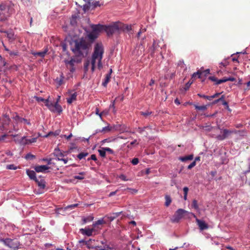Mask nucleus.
Returning <instances> with one entry per match:
<instances>
[{
	"label": "nucleus",
	"instance_id": "a19ab883",
	"mask_svg": "<svg viewBox=\"0 0 250 250\" xmlns=\"http://www.w3.org/2000/svg\"><path fill=\"white\" fill-rule=\"evenodd\" d=\"M111 130V128L109 127V126H105L103 127L102 130H100L99 131H97V132H107Z\"/></svg>",
	"mask_w": 250,
	"mask_h": 250
},
{
	"label": "nucleus",
	"instance_id": "5fc2aeb1",
	"mask_svg": "<svg viewBox=\"0 0 250 250\" xmlns=\"http://www.w3.org/2000/svg\"><path fill=\"white\" fill-rule=\"evenodd\" d=\"M104 150L110 154H114V151L109 147H104Z\"/></svg>",
	"mask_w": 250,
	"mask_h": 250
},
{
	"label": "nucleus",
	"instance_id": "c03bdc74",
	"mask_svg": "<svg viewBox=\"0 0 250 250\" xmlns=\"http://www.w3.org/2000/svg\"><path fill=\"white\" fill-rule=\"evenodd\" d=\"M6 168L8 169L16 170L17 168V167L15 165L11 164L7 165Z\"/></svg>",
	"mask_w": 250,
	"mask_h": 250
},
{
	"label": "nucleus",
	"instance_id": "72a5a7b5",
	"mask_svg": "<svg viewBox=\"0 0 250 250\" xmlns=\"http://www.w3.org/2000/svg\"><path fill=\"white\" fill-rule=\"evenodd\" d=\"M98 152L102 157L104 158L105 157L106 151L104 150V147H103L102 149H99Z\"/></svg>",
	"mask_w": 250,
	"mask_h": 250
},
{
	"label": "nucleus",
	"instance_id": "e2e57ef3",
	"mask_svg": "<svg viewBox=\"0 0 250 250\" xmlns=\"http://www.w3.org/2000/svg\"><path fill=\"white\" fill-rule=\"evenodd\" d=\"M135 144H136L137 145L139 144L138 143H137V140H134L133 142H131L130 144L129 145H128L127 147H130V146H132Z\"/></svg>",
	"mask_w": 250,
	"mask_h": 250
},
{
	"label": "nucleus",
	"instance_id": "0e129e2a",
	"mask_svg": "<svg viewBox=\"0 0 250 250\" xmlns=\"http://www.w3.org/2000/svg\"><path fill=\"white\" fill-rule=\"evenodd\" d=\"M8 135L7 134H4L3 135H1L0 136V141H3L4 140L5 138Z\"/></svg>",
	"mask_w": 250,
	"mask_h": 250
},
{
	"label": "nucleus",
	"instance_id": "ddd939ff",
	"mask_svg": "<svg viewBox=\"0 0 250 250\" xmlns=\"http://www.w3.org/2000/svg\"><path fill=\"white\" fill-rule=\"evenodd\" d=\"M49 168V167L46 165L36 166L34 167V169L37 172H45V171Z\"/></svg>",
	"mask_w": 250,
	"mask_h": 250
},
{
	"label": "nucleus",
	"instance_id": "ea45409f",
	"mask_svg": "<svg viewBox=\"0 0 250 250\" xmlns=\"http://www.w3.org/2000/svg\"><path fill=\"white\" fill-rule=\"evenodd\" d=\"M34 99H35L38 102H43L44 104L45 103L46 101H47V99H44L42 97H39L35 96L34 97Z\"/></svg>",
	"mask_w": 250,
	"mask_h": 250
},
{
	"label": "nucleus",
	"instance_id": "338daca9",
	"mask_svg": "<svg viewBox=\"0 0 250 250\" xmlns=\"http://www.w3.org/2000/svg\"><path fill=\"white\" fill-rule=\"evenodd\" d=\"M183 191L184 194H188V188L187 187H185L183 188Z\"/></svg>",
	"mask_w": 250,
	"mask_h": 250
},
{
	"label": "nucleus",
	"instance_id": "1a4fd4ad",
	"mask_svg": "<svg viewBox=\"0 0 250 250\" xmlns=\"http://www.w3.org/2000/svg\"><path fill=\"white\" fill-rule=\"evenodd\" d=\"M76 62V60L74 59H71L70 61L64 60V63L66 67L70 70L71 73L74 72L75 70L74 65Z\"/></svg>",
	"mask_w": 250,
	"mask_h": 250
},
{
	"label": "nucleus",
	"instance_id": "8fccbe9b",
	"mask_svg": "<svg viewBox=\"0 0 250 250\" xmlns=\"http://www.w3.org/2000/svg\"><path fill=\"white\" fill-rule=\"evenodd\" d=\"M192 82H188L185 85L184 89L185 91H187L188 90L191 84H192Z\"/></svg>",
	"mask_w": 250,
	"mask_h": 250
},
{
	"label": "nucleus",
	"instance_id": "cd10ccee",
	"mask_svg": "<svg viewBox=\"0 0 250 250\" xmlns=\"http://www.w3.org/2000/svg\"><path fill=\"white\" fill-rule=\"evenodd\" d=\"M18 144L23 146L27 145V141L26 137L24 136L20 139V142H18Z\"/></svg>",
	"mask_w": 250,
	"mask_h": 250
},
{
	"label": "nucleus",
	"instance_id": "3c124183",
	"mask_svg": "<svg viewBox=\"0 0 250 250\" xmlns=\"http://www.w3.org/2000/svg\"><path fill=\"white\" fill-rule=\"evenodd\" d=\"M131 163L133 165H136L139 163V159L137 158H133L131 161Z\"/></svg>",
	"mask_w": 250,
	"mask_h": 250
},
{
	"label": "nucleus",
	"instance_id": "69168bd1",
	"mask_svg": "<svg viewBox=\"0 0 250 250\" xmlns=\"http://www.w3.org/2000/svg\"><path fill=\"white\" fill-rule=\"evenodd\" d=\"M118 191V189L116 190V191H113V192H111L109 193V194L108 195V196L109 197H111L113 195H115L117 192Z\"/></svg>",
	"mask_w": 250,
	"mask_h": 250
},
{
	"label": "nucleus",
	"instance_id": "2f4dec72",
	"mask_svg": "<svg viewBox=\"0 0 250 250\" xmlns=\"http://www.w3.org/2000/svg\"><path fill=\"white\" fill-rule=\"evenodd\" d=\"M91 6V2L90 0H89L88 3L85 4L83 5V10L85 12L88 10Z\"/></svg>",
	"mask_w": 250,
	"mask_h": 250
},
{
	"label": "nucleus",
	"instance_id": "49530a36",
	"mask_svg": "<svg viewBox=\"0 0 250 250\" xmlns=\"http://www.w3.org/2000/svg\"><path fill=\"white\" fill-rule=\"evenodd\" d=\"M25 158L26 159H33L35 158V156L33 154L28 153L26 154Z\"/></svg>",
	"mask_w": 250,
	"mask_h": 250
},
{
	"label": "nucleus",
	"instance_id": "c756f323",
	"mask_svg": "<svg viewBox=\"0 0 250 250\" xmlns=\"http://www.w3.org/2000/svg\"><path fill=\"white\" fill-rule=\"evenodd\" d=\"M92 241H94V240L90 239L89 240L86 241V242H85V245L86 246L88 249H90L94 248V247L91 244Z\"/></svg>",
	"mask_w": 250,
	"mask_h": 250
},
{
	"label": "nucleus",
	"instance_id": "f3484780",
	"mask_svg": "<svg viewBox=\"0 0 250 250\" xmlns=\"http://www.w3.org/2000/svg\"><path fill=\"white\" fill-rule=\"evenodd\" d=\"M3 120L4 123H3L2 125H0V133L2 132L5 129L4 125L8 124L10 122V118L7 115H4L3 117Z\"/></svg>",
	"mask_w": 250,
	"mask_h": 250
},
{
	"label": "nucleus",
	"instance_id": "423d86ee",
	"mask_svg": "<svg viewBox=\"0 0 250 250\" xmlns=\"http://www.w3.org/2000/svg\"><path fill=\"white\" fill-rule=\"evenodd\" d=\"M208 79L210 81L215 82V84L217 85L228 81L234 82L236 81V79L232 77H230L229 78L224 77L222 79L218 80L217 78L214 76H210L208 78Z\"/></svg>",
	"mask_w": 250,
	"mask_h": 250
},
{
	"label": "nucleus",
	"instance_id": "13d9d810",
	"mask_svg": "<svg viewBox=\"0 0 250 250\" xmlns=\"http://www.w3.org/2000/svg\"><path fill=\"white\" fill-rule=\"evenodd\" d=\"M9 55L11 56H17L18 55V51H10L9 53Z\"/></svg>",
	"mask_w": 250,
	"mask_h": 250
},
{
	"label": "nucleus",
	"instance_id": "bb28decb",
	"mask_svg": "<svg viewBox=\"0 0 250 250\" xmlns=\"http://www.w3.org/2000/svg\"><path fill=\"white\" fill-rule=\"evenodd\" d=\"M47 51H41V52H33L32 54L35 56H39L41 57H43L46 54Z\"/></svg>",
	"mask_w": 250,
	"mask_h": 250
},
{
	"label": "nucleus",
	"instance_id": "a211bd4d",
	"mask_svg": "<svg viewBox=\"0 0 250 250\" xmlns=\"http://www.w3.org/2000/svg\"><path fill=\"white\" fill-rule=\"evenodd\" d=\"M54 154L59 161L61 159H62V158L64 156V154L59 149H55Z\"/></svg>",
	"mask_w": 250,
	"mask_h": 250
},
{
	"label": "nucleus",
	"instance_id": "f03ea898",
	"mask_svg": "<svg viewBox=\"0 0 250 250\" xmlns=\"http://www.w3.org/2000/svg\"><path fill=\"white\" fill-rule=\"evenodd\" d=\"M90 44L83 38L74 41V47L72 51L77 57H84L88 54Z\"/></svg>",
	"mask_w": 250,
	"mask_h": 250
},
{
	"label": "nucleus",
	"instance_id": "f704fd0d",
	"mask_svg": "<svg viewBox=\"0 0 250 250\" xmlns=\"http://www.w3.org/2000/svg\"><path fill=\"white\" fill-rule=\"evenodd\" d=\"M88 154V153L87 152H81L78 155L77 157L80 160H81L84 158L85 157L87 156Z\"/></svg>",
	"mask_w": 250,
	"mask_h": 250
},
{
	"label": "nucleus",
	"instance_id": "e433bc0d",
	"mask_svg": "<svg viewBox=\"0 0 250 250\" xmlns=\"http://www.w3.org/2000/svg\"><path fill=\"white\" fill-rule=\"evenodd\" d=\"M140 113L141 115L146 118L152 114V112L149 111H141Z\"/></svg>",
	"mask_w": 250,
	"mask_h": 250
},
{
	"label": "nucleus",
	"instance_id": "c85d7f7f",
	"mask_svg": "<svg viewBox=\"0 0 250 250\" xmlns=\"http://www.w3.org/2000/svg\"><path fill=\"white\" fill-rule=\"evenodd\" d=\"M36 183H37L38 186L40 187L41 188L44 189L45 187V182L44 180H42L41 181H39L37 179V181H35Z\"/></svg>",
	"mask_w": 250,
	"mask_h": 250
},
{
	"label": "nucleus",
	"instance_id": "dca6fc26",
	"mask_svg": "<svg viewBox=\"0 0 250 250\" xmlns=\"http://www.w3.org/2000/svg\"><path fill=\"white\" fill-rule=\"evenodd\" d=\"M26 173L31 179L37 181L36 173L34 171L27 169L26 170Z\"/></svg>",
	"mask_w": 250,
	"mask_h": 250
},
{
	"label": "nucleus",
	"instance_id": "9b49d317",
	"mask_svg": "<svg viewBox=\"0 0 250 250\" xmlns=\"http://www.w3.org/2000/svg\"><path fill=\"white\" fill-rule=\"evenodd\" d=\"M80 231L83 235H85L87 236H91L93 235V232L96 231V229L93 227L91 229L85 228L84 229H81Z\"/></svg>",
	"mask_w": 250,
	"mask_h": 250
},
{
	"label": "nucleus",
	"instance_id": "6ab92c4d",
	"mask_svg": "<svg viewBox=\"0 0 250 250\" xmlns=\"http://www.w3.org/2000/svg\"><path fill=\"white\" fill-rule=\"evenodd\" d=\"M54 110L52 111L53 112H58L60 114L62 112V106L58 104V101H56L54 103Z\"/></svg>",
	"mask_w": 250,
	"mask_h": 250
},
{
	"label": "nucleus",
	"instance_id": "473e14b6",
	"mask_svg": "<svg viewBox=\"0 0 250 250\" xmlns=\"http://www.w3.org/2000/svg\"><path fill=\"white\" fill-rule=\"evenodd\" d=\"M202 75V71L199 70L197 72H195L192 74V78L195 79L197 76H198L199 78H201Z\"/></svg>",
	"mask_w": 250,
	"mask_h": 250
},
{
	"label": "nucleus",
	"instance_id": "5701e85b",
	"mask_svg": "<svg viewBox=\"0 0 250 250\" xmlns=\"http://www.w3.org/2000/svg\"><path fill=\"white\" fill-rule=\"evenodd\" d=\"M110 78H111L110 73H108V74H106L105 76V78H104V81L102 83V85L104 87L106 86L107 83H109V82L110 80Z\"/></svg>",
	"mask_w": 250,
	"mask_h": 250
},
{
	"label": "nucleus",
	"instance_id": "a18cd8bd",
	"mask_svg": "<svg viewBox=\"0 0 250 250\" xmlns=\"http://www.w3.org/2000/svg\"><path fill=\"white\" fill-rule=\"evenodd\" d=\"M197 95L200 97V98H204V99H207L209 101H210V96H206L205 95H204V94H201L200 93H198L197 94Z\"/></svg>",
	"mask_w": 250,
	"mask_h": 250
},
{
	"label": "nucleus",
	"instance_id": "58836bf2",
	"mask_svg": "<svg viewBox=\"0 0 250 250\" xmlns=\"http://www.w3.org/2000/svg\"><path fill=\"white\" fill-rule=\"evenodd\" d=\"M192 207L194 208L196 210L199 209L198 202L196 200H193L192 203Z\"/></svg>",
	"mask_w": 250,
	"mask_h": 250
},
{
	"label": "nucleus",
	"instance_id": "a878e982",
	"mask_svg": "<svg viewBox=\"0 0 250 250\" xmlns=\"http://www.w3.org/2000/svg\"><path fill=\"white\" fill-rule=\"evenodd\" d=\"M165 200H166V202L165 203V205L167 207L170 205V204L171 203L172 200H171V197L169 195H166L165 196Z\"/></svg>",
	"mask_w": 250,
	"mask_h": 250
},
{
	"label": "nucleus",
	"instance_id": "f257e3e1",
	"mask_svg": "<svg viewBox=\"0 0 250 250\" xmlns=\"http://www.w3.org/2000/svg\"><path fill=\"white\" fill-rule=\"evenodd\" d=\"M104 53V46L102 43H97L94 48V51L91 57V62L89 60H87L84 63V69L85 72L88 70V67L90 63L91 64V71L93 72L95 69V64L97 62L98 68L101 70L103 68L102 60L103 58Z\"/></svg>",
	"mask_w": 250,
	"mask_h": 250
},
{
	"label": "nucleus",
	"instance_id": "774afa93",
	"mask_svg": "<svg viewBox=\"0 0 250 250\" xmlns=\"http://www.w3.org/2000/svg\"><path fill=\"white\" fill-rule=\"evenodd\" d=\"M97 248L99 250H109L108 249H107L105 248H103L102 246H97Z\"/></svg>",
	"mask_w": 250,
	"mask_h": 250
},
{
	"label": "nucleus",
	"instance_id": "4c0bfd02",
	"mask_svg": "<svg viewBox=\"0 0 250 250\" xmlns=\"http://www.w3.org/2000/svg\"><path fill=\"white\" fill-rule=\"evenodd\" d=\"M90 160H92L94 161L97 164H98L99 161H98L96 156L95 154H92L91 155L90 157L87 159V161H89Z\"/></svg>",
	"mask_w": 250,
	"mask_h": 250
},
{
	"label": "nucleus",
	"instance_id": "c9c22d12",
	"mask_svg": "<svg viewBox=\"0 0 250 250\" xmlns=\"http://www.w3.org/2000/svg\"><path fill=\"white\" fill-rule=\"evenodd\" d=\"M77 16L76 15H72L71 19H70V24L72 25H75L76 24Z\"/></svg>",
	"mask_w": 250,
	"mask_h": 250
},
{
	"label": "nucleus",
	"instance_id": "39448f33",
	"mask_svg": "<svg viewBox=\"0 0 250 250\" xmlns=\"http://www.w3.org/2000/svg\"><path fill=\"white\" fill-rule=\"evenodd\" d=\"M1 242L5 245L14 249V250H17L18 249L19 243L17 241H14L13 239L10 238L2 239Z\"/></svg>",
	"mask_w": 250,
	"mask_h": 250
},
{
	"label": "nucleus",
	"instance_id": "4468645a",
	"mask_svg": "<svg viewBox=\"0 0 250 250\" xmlns=\"http://www.w3.org/2000/svg\"><path fill=\"white\" fill-rule=\"evenodd\" d=\"M121 32H130L132 30L131 25L125 24L120 22Z\"/></svg>",
	"mask_w": 250,
	"mask_h": 250
},
{
	"label": "nucleus",
	"instance_id": "7ed1b4c3",
	"mask_svg": "<svg viewBox=\"0 0 250 250\" xmlns=\"http://www.w3.org/2000/svg\"><path fill=\"white\" fill-rule=\"evenodd\" d=\"M120 22H115L108 26H105L104 31L108 36L112 35L116 32H121Z\"/></svg>",
	"mask_w": 250,
	"mask_h": 250
},
{
	"label": "nucleus",
	"instance_id": "79ce46f5",
	"mask_svg": "<svg viewBox=\"0 0 250 250\" xmlns=\"http://www.w3.org/2000/svg\"><path fill=\"white\" fill-rule=\"evenodd\" d=\"M79 204H72V205H68L65 208V209H73L74 208H76L78 206Z\"/></svg>",
	"mask_w": 250,
	"mask_h": 250
},
{
	"label": "nucleus",
	"instance_id": "6e6d98bb",
	"mask_svg": "<svg viewBox=\"0 0 250 250\" xmlns=\"http://www.w3.org/2000/svg\"><path fill=\"white\" fill-rule=\"evenodd\" d=\"M221 94V93H216L215 94H214L212 96H210V101L212 100L214 98H217Z\"/></svg>",
	"mask_w": 250,
	"mask_h": 250
},
{
	"label": "nucleus",
	"instance_id": "412c9836",
	"mask_svg": "<svg viewBox=\"0 0 250 250\" xmlns=\"http://www.w3.org/2000/svg\"><path fill=\"white\" fill-rule=\"evenodd\" d=\"M98 34L92 31L91 32L89 33L87 35L88 39L91 41L93 42L98 37Z\"/></svg>",
	"mask_w": 250,
	"mask_h": 250
},
{
	"label": "nucleus",
	"instance_id": "09e8293b",
	"mask_svg": "<svg viewBox=\"0 0 250 250\" xmlns=\"http://www.w3.org/2000/svg\"><path fill=\"white\" fill-rule=\"evenodd\" d=\"M222 104L225 106V108L229 111H231V109L229 108L228 102L225 101H223Z\"/></svg>",
	"mask_w": 250,
	"mask_h": 250
},
{
	"label": "nucleus",
	"instance_id": "680f3d73",
	"mask_svg": "<svg viewBox=\"0 0 250 250\" xmlns=\"http://www.w3.org/2000/svg\"><path fill=\"white\" fill-rule=\"evenodd\" d=\"M93 219V217H91V218L88 217V218H84L83 221L84 223H86L87 222L92 221Z\"/></svg>",
	"mask_w": 250,
	"mask_h": 250
},
{
	"label": "nucleus",
	"instance_id": "864d4df0",
	"mask_svg": "<svg viewBox=\"0 0 250 250\" xmlns=\"http://www.w3.org/2000/svg\"><path fill=\"white\" fill-rule=\"evenodd\" d=\"M146 128H149V126H145V127H144L143 128L138 127V131L140 133H142L145 130V129H146Z\"/></svg>",
	"mask_w": 250,
	"mask_h": 250
},
{
	"label": "nucleus",
	"instance_id": "4d7b16f0",
	"mask_svg": "<svg viewBox=\"0 0 250 250\" xmlns=\"http://www.w3.org/2000/svg\"><path fill=\"white\" fill-rule=\"evenodd\" d=\"M195 165H196V162H195V161H194L190 165H189L188 166V168L189 169H190L192 167H193Z\"/></svg>",
	"mask_w": 250,
	"mask_h": 250
},
{
	"label": "nucleus",
	"instance_id": "7c9ffc66",
	"mask_svg": "<svg viewBox=\"0 0 250 250\" xmlns=\"http://www.w3.org/2000/svg\"><path fill=\"white\" fill-rule=\"evenodd\" d=\"M194 107L196 109L198 110H201V111H204L206 110L207 109V105H201L199 106L197 105H194Z\"/></svg>",
	"mask_w": 250,
	"mask_h": 250
},
{
	"label": "nucleus",
	"instance_id": "052dcab7",
	"mask_svg": "<svg viewBox=\"0 0 250 250\" xmlns=\"http://www.w3.org/2000/svg\"><path fill=\"white\" fill-rule=\"evenodd\" d=\"M60 132V131H56L54 133L53 132H49V133L48 134V135H46V137H47V136H50V135H51V134H54V136H57V135H58L59 134Z\"/></svg>",
	"mask_w": 250,
	"mask_h": 250
},
{
	"label": "nucleus",
	"instance_id": "f8f14e48",
	"mask_svg": "<svg viewBox=\"0 0 250 250\" xmlns=\"http://www.w3.org/2000/svg\"><path fill=\"white\" fill-rule=\"evenodd\" d=\"M92 31L96 33L98 35L99 32L104 30L105 26L101 24L92 25L91 26Z\"/></svg>",
	"mask_w": 250,
	"mask_h": 250
},
{
	"label": "nucleus",
	"instance_id": "393cba45",
	"mask_svg": "<svg viewBox=\"0 0 250 250\" xmlns=\"http://www.w3.org/2000/svg\"><path fill=\"white\" fill-rule=\"evenodd\" d=\"M193 158V155H189L184 157H181L179 158V160L182 162H186L188 160H192Z\"/></svg>",
	"mask_w": 250,
	"mask_h": 250
},
{
	"label": "nucleus",
	"instance_id": "aec40b11",
	"mask_svg": "<svg viewBox=\"0 0 250 250\" xmlns=\"http://www.w3.org/2000/svg\"><path fill=\"white\" fill-rule=\"evenodd\" d=\"M15 119L19 123H23L24 124H26L28 125H31V124L29 121H28L27 119L21 118L19 116H16L15 117Z\"/></svg>",
	"mask_w": 250,
	"mask_h": 250
},
{
	"label": "nucleus",
	"instance_id": "603ef678",
	"mask_svg": "<svg viewBox=\"0 0 250 250\" xmlns=\"http://www.w3.org/2000/svg\"><path fill=\"white\" fill-rule=\"evenodd\" d=\"M119 178L124 181H127L128 180V179L126 178V177L124 174H121L119 176Z\"/></svg>",
	"mask_w": 250,
	"mask_h": 250
},
{
	"label": "nucleus",
	"instance_id": "bf43d9fd",
	"mask_svg": "<svg viewBox=\"0 0 250 250\" xmlns=\"http://www.w3.org/2000/svg\"><path fill=\"white\" fill-rule=\"evenodd\" d=\"M91 3L92 4L91 5V6L93 5V8H95V7H96L97 6H100L101 5L99 1H95V2H92Z\"/></svg>",
	"mask_w": 250,
	"mask_h": 250
},
{
	"label": "nucleus",
	"instance_id": "de8ad7c7",
	"mask_svg": "<svg viewBox=\"0 0 250 250\" xmlns=\"http://www.w3.org/2000/svg\"><path fill=\"white\" fill-rule=\"evenodd\" d=\"M37 138H32L31 139H27V145L29 144H31V143L36 142L37 141Z\"/></svg>",
	"mask_w": 250,
	"mask_h": 250
},
{
	"label": "nucleus",
	"instance_id": "37998d69",
	"mask_svg": "<svg viewBox=\"0 0 250 250\" xmlns=\"http://www.w3.org/2000/svg\"><path fill=\"white\" fill-rule=\"evenodd\" d=\"M84 174V172H81L79 173V175H77L74 177V178L76 179H79V180H83L84 179V177L83 176V175Z\"/></svg>",
	"mask_w": 250,
	"mask_h": 250
},
{
	"label": "nucleus",
	"instance_id": "4be33fe9",
	"mask_svg": "<svg viewBox=\"0 0 250 250\" xmlns=\"http://www.w3.org/2000/svg\"><path fill=\"white\" fill-rule=\"evenodd\" d=\"M45 105L48 108V109L52 112V111L54 110V103H53L51 102H50L48 100V99H47V101H46Z\"/></svg>",
	"mask_w": 250,
	"mask_h": 250
},
{
	"label": "nucleus",
	"instance_id": "20e7f679",
	"mask_svg": "<svg viewBox=\"0 0 250 250\" xmlns=\"http://www.w3.org/2000/svg\"><path fill=\"white\" fill-rule=\"evenodd\" d=\"M187 213V211L182 209H178L170 219L172 223H178L184 216L185 214Z\"/></svg>",
	"mask_w": 250,
	"mask_h": 250
},
{
	"label": "nucleus",
	"instance_id": "6e6552de",
	"mask_svg": "<svg viewBox=\"0 0 250 250\" xmlns=\"http://www.w3.org/2000/svg\"><path fill=\"white\" fill-rule=\"evenodd\" d=\"M223 134L219 135L217 136V138L219 140H224L226 138H227L229 135L232 133H237V131H233L231 130H229L227 129H224L223 130Z\"/></svg>",
	"mask_w": 250,
	"mask_h": 250
},
{
	"label": "nucleus",
	"instance_id": "b1692460",
	"mask_svg": "<svg viewBox=\"0 0 250 250\" xmlns=\"http://www.w3.org/2000/svg\"><path fill=\"white\" fill-rule=\"evenodd\" d=\"M105 222L104 220L103 219L98 220V221H96L93 224L92 226L95 229L96 227H97V229H100L98 227H97L98 225H102L104 224H105Z\"/></svg>",
	"mask_w": 250,
	"mask_h": 250
},
{
	"label": "nucleus",
	"instance_id": "2eb2a0df",
	"mask_svg": "<svg viewBox=\"0 0 250 250\" xmlns=\"http://www.w3.org/2000/svg\"><path fill=\"white\" fill-rule=\"evenodd\" d=\"M69 93L70 94V96L69 98H67V102L68 104H71L73 102L76 100L77 94V92L71 94V92L70 91H69Z\"/></svg>",
	"mask_w": 250,
	"mask_h": 250
},
{
	"label": "nucleus",
	"instance_id": "9d476101",
	"mask_svg": "<svg viewBox=\"0 0 250 250\" xmlns=\"http://www.w3.org/2000/svg\"><path fill=\"white\" fill-rule=\"evenodd\" d=\"M194 217L196 218V222L201 230H205L208 228V225L206 223L205 221L197 218L195 215H194Z\"/></svg>",
	"mask_w": 250,
	"mask_h": 250
},
{
	"label": "nucleus",
	"instance_id": "0eeeda50",
	"mask_svg": "<svg viewBox=\"0 0 250 250\" xmlns=\"http://www.w3.org/2000/svg\"><path fill=\"white\" fill-rule=\"evenodd\" d=\"M9 8L5 4H1L0 5V19L3 20L4 18H6L9 16Z\"/></svg>",
	"mask_w": 250,
	"mask_h": 250
}]
</instances>
